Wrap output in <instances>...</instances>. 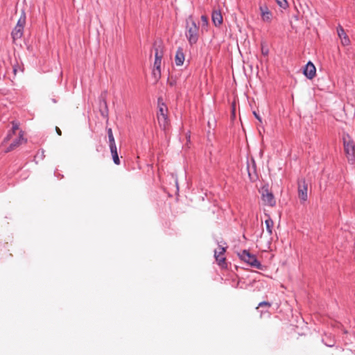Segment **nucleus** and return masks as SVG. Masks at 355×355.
I'll return each mask as SVG.
<instances>
[{"instance_id": "obj_8", "label": "nucleus", "mask_w": 355, "mask_h": 355, "mask_svg": "<svg viewBox=\"0 0 355 355\" xmlns=\"http://www.w3.org/2000/svg\"><path fill=\"white\" fill-rule=\"evenodd\" d=\"M26 142V139L24 137V133L22 130H19L17 135V138H15L13 141L10 144L8 149L6 150V153L13 150L20 145L25 144Z\"/></svg>"}, {"instance_id": "obj_20", "label": "nucleus", "mask_w": 355, "mask_h": 355, "mask_svg": "<svg viewBox=\"0 0 355 355\" xmlns=\"http://www.w3.org/2000/svg\"><path fill=\"white\" fill-rule=\"evenodd\" d=\"M110 151H111V154L112 155L118 154L117 153V148H116V144H110Z\"/></svg>"}, {"instance_id": "obj_10", "label": "nucleus", "mask_w": 355, "mask_h": 355, "mask_svg": "<svg viewBox=\"0 0 355 355\" xmlns=\"http://www.w3.org/2000/svg\"><path fill=\"white\" fill-rule=\"evenodd\" d=\"M298 196L303 201L307 200V184L304 180H301L298 182Z\"/></svg>"}, {"instance_id": "obj_17", "label": "nucleus", "mask_w": 355, "mask_h": 355, "mask_svg": "<svg viewBox=\"0 0 355 355\" xmlns=\"http://www.w3.org/2000/svg\"><path fill=\"white\" fill-rule=\"evenodd\" d=\"M265 225L266 227V232L268 235L270 236L272 233V227L274 225L272 220L268 217V218L265 220Z\"/></svg>"}, {"instance_id": "obj_9", "label": "nucleus", "mask_w": 355, "mask_h": 355, "mask_svg": "<svg viewBox=\"0 0 355 355\" xmlns=\"http://www.w3.org/2000/svg\"><path fill=\"white\" fill-rule=\"evenodd\" d=\"M226 251V247L219 245L218 248L214 250V257L218 264L221 267H225L226 265L225 258L223 257Z\"/></svg>"}, {"instance_id": "obj_24", "label": "nucleus", "mask_w": 355, "mask_h": 355, "mask_svg": "<svg viewBox=\"0 0 355 355\" xmlns=\"http://www.w3.org/2000/svg\"><path fill=\"white\" fill-rule=\"evenodd\" d=\"M271 306L270 303L268 302H261L259 304V306L258 307H257V309H258L259 306L261 307V306H268V307H270Z\"/></svg>"}, {"instance_id": "obj_19", "label": "nucleus", "mask_w": 355, "mask_h": 355, "mask_svg": "<svg viewBox=\"0 0 355 355\" xmlns=\"http://www.w3.org/2000/svg\"><path fill=\"white\" fill-rule=\"evenodd\" d=\"M276 2L279 5V6L282 8L283 9H286L288 6V3L286 0H276Z\"/></svg>"}, {"instance_id": "obj_25", "label": "nucleus", "mask_w": 355, "mask_h": 355, "mask_svg": "<svg viewBox=\"0 0 355 355\" xmlns=\"http://www.w3.org/2000/svg\"><path fill=\"white\" fill-rule=\"evenodd\" d=\"M18 69H19L21 72H22V71H23V69H21L19 67H16V66H15V67H13V73H14V74H15V76H16V74H17V71H18Z\"/></svg>"}, {"instance_id": "obj_7", "label": "nucleus", "mask_w": 355, "mask_h": 355, "mask_svg": "<svg viewBox=\"0 0 355 355\" xmlns=\"http://www.w3.org/2000/svg\"><path fill=\"white\" fill-rule=\"evenodd\" d=\"M167 107L166 105L162 103L159 105V112L157 113V120L160 126H162L164 130L168 125V120L167 117Z\"/></svg>"}, {"instance_id": "obj_2", "label": "nucleus", "mask_w": 355, "mask_h": 355, "mask_svg": "<svg viewBox=\"0 0 355 355\" xmlns=\"http://www.w3.org/2000/svg\"><path fill=\"white\" fill-rule=\"evenodd\" d=\"M343 147L348 162L353 164L355 162V144L348 134L343 136Z\"/></svg>"}, {"instance_id": "obj_6", "label": "nucleus", "mask_w": 355, "mask_h": 355, "mask_svg": "<svg viewBox=\"0 0 355 355\" xmlns=\"http://www.w3.org/2000/svg\"><path fill=\"white\" fill-rule=\"evenodd\" d=\"M25 24L26 16L25 14H22L18 19L17 25L12 31V37L14 41L22 37Z\"/></svg>"}, {"instance_id": "obj_18", "label": "nucleus", "mask_w": 355, "mask_h": 355, "mask_svg": "<svg viewBox=\"0 0 355 355\" xmlns=\"http://www.w3.org/2000/svg\"><path fill=\"white\" fill-rule=\"evenodd\" d=\"M107 135H108V139H109V145L116 144L114 137V135L112 133V130L111 128H108Z\"/></svg>"}, {"instance_id": "obj_13", "label": "nucleus", "mask_w": 355, "mask_h": 355, "mask_svg": "<svg viewBox=\"0 0 355 355\" xmlns=\"http://www.w3.org/2000/svg\"><path fill=\"white\" fill-rule=\"evenodd\" d=\"M338 35L341 40V43L344 46H347L350 43V40L345 32L342 26H339L337 28Z\"/></svg>"}, {"instance_id": "obj_27", "label": "nucleus", "mask_w": 355, "mask_h": 355, "mask_svg": "<svg viewBox=\"0 0 355 355\" xmlns=\"http://www.w3.org/2000/svg\"><path fill=\"white\" fill-rule=\"evenodd\" d=\"M55 131L59 136L62 135V131L58 127H55Z\"/></svg>"}, {"instance_id": "obj_26", "label": "nucleus", "mask_w": 355, "mask_h": 355, "mask_svg": "<svg viewBox=\"0 0 355 355\" xmlns=\"http://www.w3.org/2000/svg\"><path fill=\"white\" fill-rule=\"evenodd\" d=\"M253 114L255 116V118L259 121V123H262V119L261 116L255 112H253Z\"/></svg>"}, {"instance_id": "obj_11", "label": "nucleus", "mask_w": 355, "mask_h": 355, "mask_svg": "<svg viewBox=\"0 0 355 355\" xmlns=\"http://www.w3.org/2000/svg\"><path fill=\"white\" fill-rule=\"evenodd\" d=\"M259 10H260V12H261V19L263 21H266V22H270L271 19H272V14L269 10V9L267 7V6L265 5V4L260 5L259 6Z\"/></svg>"}, {"instance_id": "obj_23", "label": "nucleus", "mask_w": 355, "mask_h": 355, "mask_svg": "<svg viewBox=\"0 0 355 355\" xmlns=\"http://www.w3.org/2000/svg\"><path fill=\"white\" fill-rule=\"evenodd\" d=\"M269 52L268 49L263 44L261 45V53L263 55H268Z\"/></svg>"}, {"instance_id": "obj_21", "label": "nucleus", "mask_w": 355, "mask_h": 355, "mask_svg": "<svg viewBox=\"0 0 355 355\" xmlns=\"http://www.w3.org/2000/svg\"><path fill=\"white\" fill-rule=\"evenodd\" d=\"M201 21L202 22V27L208 26V18H207V16L202 15L201 16Z\"/></svg>"}, {"instance_id": "obj_12", "label": "nucleus", "mask_w": 355, "mask_h": 355, "mask_svg": "<svg viewBox=\"0 0 355 355\" xmlns=\"http://www.w3.org/2000/svg\"><path fill=\"white\" fill-rule=\"evenodd\" d=\"M315 73L316 69L314 64L311 62H309L304 69V74L309 79H312L315 76Z\"/></svg>"}, {"instance_id": "obj_14", "label": "nucleus", "mask_w": 355, "mask_h": 355, "mask_svg": "<svg viewBox=\"0 0 355 355\" xmlns=\"http://www.w3.org/2000/svg\"><path fill=\"white\" fill-rule=\"evenodd\" d=\"M212 21L216 26H218L223 23V16L219 10H214L212 12Z\"/></svg>"}, {"instance_id": "obj_1", "label": "nucleus", "mask_w": 355, "mask_h": 355, "mask_svg": "<svg viewBox=\"0 0 355 355\" xmlns=\"http://www.w3.org/2000/svg\"><path fill=\"white\" fill-rule=\"evenodd\" d=\"M198 26L196 25L192 17L187 19L186 37L191 45L195 44L198 40Z\"/></svg>"}, {"instance_id": "obj_15", "label": "nucleus", "mask_w": 355, "mask_h": 355, "mask_svg": "<svg viewBox=\"0 0 355 355\" xmlns=\"http://www.w3.org/2000/svg\"><path fill=\"white\" fill-rule=\"evenodd\" d=\"M184 61V54L183 50L179 48L175 54V62L177 66H182Z\"/></svg>"}, {"instance_id": "obj_16", "label": "nucleus", "mask_w": 355, "mask_h": 355, "mask_svg": "<svg viewBox=\"0 0 355 355\" xmlns=\"http://www.w3.org/2000/svg\"><path fill=\"white\" fill-rule=\"evenodd\" d=\"M12 129L8 134L7 137L5 138L4 142L10 140L12 137L13 135H16L17 131H19V123L18 122L12 121Z\"/></svg>"}, {"instance_id": "obj_5", "label": "nucleus", "mask_w": 355, "mask_h": 355, "mask_svg": "<svg viewBox=\"0 0 355 355\" xmlns=\"http://www.w3.org/2000/svg\"><path fill=\"white\" fill-rule=\"evenodd\" d=\"M239 256L243 261L248 263L250 266L257 269L261 268V264L257 260L256 256L250 254L248 250H243L241 253L239 254Z\"/></svg>"}, {"instance_id": "obj_3", "label": "nucleus", "mask_w": 355, "mask_h": 355, "mask_svg": "<svg viewBox=\"0 0 355 355\" xmlns=\"http://www.w3.org/2000/svg\"><path fill=\"white\" fill-rule=\"evenodd\" d=\"M155 51V62L153 74L155 77H160L161 76V63L164 55L163 45L161 42H155L154 43Z\"/></svg>"}, {"instance_id": "obj_4", "label": "nucleus", "mask_w": 355, "mask_h": 355, "mask_svg": "<svg viewBox=\"0 0 355 355\" xmlns=\"http://www.w3.org/2000/svg\"><path fill=\"white\" fill-rule=\"evenodd\" d=\"M259 192L261 195V200L265 205L274 207L276 204L272 192L269 189L268 186H263L261 188Z\"/></svg>"}, {"instance_id": "obj_22", "label": "nucleus", "mask_w": 355, "mask_h": 355, "mask_svg": "<svg viewBox=\"0 0 355 355\" xmlns=\"http://www.w3.org/2000/svg\"><path fill=\"white\" fill-rule=\"evenodd\" d=\"M112 156L114 164L116 165L120 164V160L118 154L112 155Z\"/></svg>"}]
</instances>
